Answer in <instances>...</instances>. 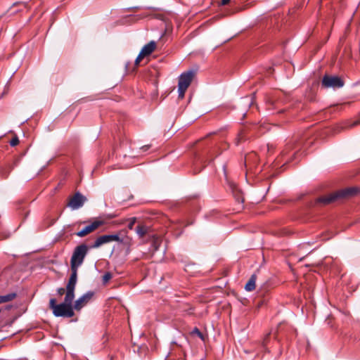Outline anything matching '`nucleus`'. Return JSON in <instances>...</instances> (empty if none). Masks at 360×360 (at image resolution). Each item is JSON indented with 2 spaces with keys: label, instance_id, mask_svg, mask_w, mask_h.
Masks as SVG:
<instances>
[{
  "label": "nucleus",
  "instance_id": "nucleus-27",
  "mask_svg": "<svg viewBox=\"0 0 360 360\" xmlns=\"http://www.w3.org/2000/svg\"><path fill=\"white\" fill-rule=\"evenodd\" d=\"M146 57L144 55H141V52L140 51L139 56H137V58H136L135 60V62H134V64L136 66L139 65L141 60L144 58Z\"/></svg>",
  "mask_w": 360,
  "mask_h": 360
},
{
  "label": "nucleus",
  "instance_id": "nucleus-2",
  "mask_svg": "<svg viewBox=\"0 0 360 360\" xmlns=\"http://www.w3.org/2000/svg\"><path fill=\"white\" fill-rule=\"evenodd\" d=\"M89 250V247L82 243L77 245L72 252L70 259L71 274L68 282L77 284L78 268L82 264Z\"/></svg>",
  "mask_w": 360,
  "mask_h": 360
},
{
  "label": "nucleus",
  "instance_id": "nucleus-32",
  "mask_svg": "<svg viewBox=\"0 0 360 360\" xmlns=\"http://www.w3.org/2000/svg\"><path fill=\"white\" fill-rule=\"evenodd\" d=\"M298 150H299V148H297L296 151L294 152V153L292 154V156L290 158L287 159L286 162L292 160V158L295 157V155H296V153H297Z\"/></svg>",
  "mask_w": 360,
  "mask_h": 360
},
{
  "label": "nucleus",
  "instance_id": "nucleus-12",
  "mask_svg": "<svg viewBox=\"0 0 360 360\" xmlns=\"http://www.w3.org/2000/svg\"><path fill=\"white\" fill-rule=\"evenodd\" d=\"M230 188L231 189V192H232L233 195L235 198L236 200L238 202H243L244 199H243V193L240 191V190H239L238 188L234 184L230 185Z\"/></svg>",
  "mask_w": 360,
  "mask_h": 360
},
{
  "label": "nucleus",
  "instance_id": "nucleus-13",
  "mask_svg": "<svg viewBox=\"0 0 360 360\" xmlns=\"http://www.w3.org/2000/svg\"><path fill=\"white\" fill-rule=\"evenodd\" d=\"M256 281H257V275L253 274L248 281L245 285V289L246 291L251 292L255 289L256 287Z\"/></svg>",
  "mask_w": 360,
  "mask_h": 360
},
{
  "label": "nucleus",
  "instance_id": "nucleus-24",
  "mask_svg": "<svg viewBox=\"0 0 360 360\" xmlns=\"http://www.w3.org/2000/svg\"><path fill=\"white\" fill-rule=\"evenodd\" d=\"M186 90V88L178 86L179 97L183 98Z\"/></svg>",
  "mask_w": 360,
  "mask_h": 360
},
{
  "label": "nucleus",
  "instance_id": "nucleus-18",
  "mask_svg": "<svg viewBox=\"0 0 360 360\" xmlns=\"http://www.w3.org/2000/svg\"><path fill=\"white\" fill-rule=\"evenodd\" d=\"M294 145H295V143L294 142H292V141H290L288 142L285 146V148H283V150L281 151V156L282 157H286L289 152L294 149Z\"/></svg>",
  "mask_w": 360,
  "mask_h": 360
},
{
  "label": "nucleus",
  "instance_id": "nucleus-5",
  "mask_svg": "<svg viewBox=\"0 0 360 360\" xmlns=\"http://www.w3.org/2000/svg\"><path fill=\"white\" fill-rule=\"evenodd\" d=\"M120 232L116 234L101 236L96 239L94 244L91 245V248H98L102 245L110 243L112 241L123 243V239L120 238Z\"/></svg>",
  "mask_w": 360,
  "mask_h": 360
},
{
  "label": "nucleus",
  "instance_id": "nucleus-10",
  "mask_svg": "<svg viewBox=\"0 0 360 360\" xmlns=\"http://www.w3.org/2000/svg\"><path fill=\"white\" fill-rule=\"evenodd\" d=\"M257 162L258 157L255 152H252L245 157V165L246 167L252 168V166L256 165Z\"/></svg>",
  "mask_w": 360,
  "mask_h": 360
},
{
  "label": "nucleus",
  "instance_id": "nucleus-33",
  "mask_svg": "<svg viewBox=\"0 0 360 360\" xmlns=\"http://www.w3.org/2000/svg\"><path fill=\"white\" fill-rule=\"evenodd\" d=\"M269 335H270V333H268L266 335L264 340H263V345H265L266 343V340H268V338H269Z\"/></svg>",
  "mask_w": 360,
  "mask_h": 360
},
{
  "label": "nucleus",
  "instance_id": "nucleus-1",
  "mask_svg": "<svg viewBox=\"0 0 360 360\" xmlns=\"http://www.w3.org/2000/svg\"><path fill=\"white\" fill-rule=\"evenodd\" d=\"M76 284L68 282L66 285V295L64 302L57 304L55 298L49 301V308L52 310L53 315L56 317L71 318L75 315L72 302L75 299V290Z\"/></svg>",
  "mask_w": 360,
  "mask_h": 360
},
{
  "label": "nucleus",
  "instance_id": "nucleus-15",
  "mask_svg": "<svg viewBox=\"0 0 360 360\" xmlns=\"http://www.w3.org/2000/svg\"><path fill=\"white\" fill-rule=\"evenodd\" d=\"M149 228L143 224H139L135 228L136 233L140 238L144 237L148 232Z\"/></svg>",
  "mask_w": 360,
  "mask_h": 360
},
{
  "label": "nucleus",
  "instance_id": "nucleus-16",
  "mask_svg": "<svg viewBox=\"0 0 360 360\" xmlns=\"http://www.w3.org/2000/svg\"><path fill=\"white\" fill-rule=\"evenodd\" d=\"M219 154L220 152H217L216 148H214L207 152L206 157L204 158L205 161L207 162L208 163H211L214 160V159Z\"/></svg>",
  "mask_w": 360,
  "mask_h": 360
},
{
  "label": "nucleus",
  "instance_id": "nucleus-20",
  "mask_svg": "<svg viewBox=\"0 0 360 360\" xmlns=\"http://www.w3.org/2000/svg\"><path fill=\"white\" fill-rule=\"evenodd\" d=\"M161 244V241L158 238H153L152 240L151 248L153 251H157Z\"/></svg>",
  "mask_w": 360,
  "mask_h": 360
},
{
  "label": "nucleus",
  "instance_id": "nucleus-19",
  "mask_svg": "<svg viewBox=\"0 0 360 360\" xmlns=\"http://www.w3.org/2000/svg\"><path fill=\"white\" fill-rule=\"evenodd\" d=\"M11 167L10 165L6 167H1L0 169V175L3 179H7L11 172Z\"/></svg>",
  "mask_w": 360,
  "mask_h": 360
},
{
  "label": "nucleus",
  "instance_id": "nucleus-37",
  "mask_svg": "<svg viewBox=\"0 0 360 360\" xmlns=\"http://www.w3.org/2000/svg\"><path fill=\"white\" fill-rule=\"evenodd\" d=\"M176 222H177L178 224H179L180 225H181V224L184 223V221H181V220H178Z\"/></svg>",
  "mask_w": 360,
  "mask_h": 360
},
{
  "label": "nucleus",
  "instance_id": "nucleus-35",
  "mask_svg": "<svg viewBox=\"0 0 360 360\" xmlns=\"http://www.w3.org/2000/svg\"><path fill=\"white\" fill-rule=\"evenodd\" d=\"M230 0H221V5H226L229 3Z\"/></svg>",
  "mask_w": 360,
  "mask_h": 360
},
{
  "label": "nucleus",
  "instance_id": "nucleus-8",
  "mask_svg": "<svg viewBox=\"0 0 360 360\" xmlns=\"http://www.w3.org/2000/svg\"><path fill=\"white\" fill-rule=\"evenodd\" d=\"M194 76L195 72L193 70H188L183 72L179 77L178 86L188 89Z\"/></svg>",
  "mask_w": 360,
  "mask_h": 360
},
{
  "label": "nucleus",
  "instance_id": "nucleus-11",
  "mask_svg": "<svg viewBox=\"0 0 360 360\" xmlns=\"http://www.w3.org/2000/svg\"><path fill=\"white\" fill-rule=\"evenodd\" d=\"M156 48V42L150 41L149 43L146 44L141 49V55L148 56L150 55Z\"/></svg>",
  "mask_w": 360,
  "mask_h": 360
},
{
  "label": "nucleus",
  "instance_id": "nucleus-26",
  "mask_svg": "<svg viewBox=\"0 0 360 360\" xmlns=\"http://www.w3.org/2000/svg\"><path fill=\"white\" fill-rule=\"evenodd\" d=\"M19 143V139L17 136H15L11 141L10 145L11 146H16Z\"/></svg>",
  "mask_w": 360,
  "mask_h": 360
},
{
  "label": "nucleus",
  "instance_id": "nucleus-25",
  "mask_svg": "<svg viewBox=\"0 0 360 360\" xmlns=\"http://www.w3.org/2000/svg\"><path fill=\"white\" fill-rule=\"evenodd\" d=\"M360 124V117L356 119L355 121L351 122L349 124V125L348 126H345V127H343L342 128H352V127H356L357 125Z\"/></svg>",
  "mask_w": 360,
  "mask_h": 360
},
{
  "label": "nucleus",
  "instance_id": "nucleus-21",
  "mask_svg": "<svg viewBox=\"0 0 360 360\" xmlns=\"http://www.w3.org/2000/svg\"><path fill=\"white\" fill-rule=\"evenodd\" d=\"M245 139V133L243 131H240V133H238L237 137L235 139V144L238 146Z\"/></svg>",
  "mask_w": 360,
  "mask_h": 360
},
{
  "label": "nucleus",
  "instance_id": "nucleus-30",
  "mask_svg": "<svg viewBox=\"0 0 360 360\" xmlns=\"http://www.w3.org/2000/svg\"><path fill=\"white\" fill-rule=\"evenodd\" d=\"M57 293L58 295L62 296L65 293L66 294V288H59L57 289Z\"/></svg>",
  "mask_w": 360,
  "mask_h": 360
},
{
  "label": "nucleus",
  "instance_id": "nucleus-7",
  "mask_svg": "<svg viewBox=\"0 0 360 360\" xmlns=\"http://www.w3.org/2000/svg\"><path fill=\"white\" fill-rule=\"evenodd\" d=\"M104 223L105 222L103 220H100V219L95 220L91 224L86 226V227L82 229L81 231L77 232L76 233V235L81 238L84 237L86 235L94 231L96 229H97L101 226H103L104 224Z\"/></svg>",
  "mask_w": 360,
  "mask_h": 360
},
{
  "label": "nucleus",
  "instance_id": "nucleus-31",
  "mask_svg": "<svg viewBox=\"0 0 360 360\" xmlns=\"http://www.w3.org/2000/svg\"><path fill=\"white\" fill-rule=\"evenodd\" d=\"M150 145H145L143 146H142L141 148V149L143 151V152H146L148 150H149L150 148Z\"/></svg>",
  "mask_w": 360,
  "mask_h": 360
},
{
  "label": "nucleus",
  "instance_id": "nucleus-17",
  "mask_svg": "<svg viewBox=\"0 0 360 360\" xmlns=\"http://www.w3.org/2000/svg\"><path fill=\"white\" fill-rule=\"evenodd\" d=\"M17 296L15 292H11L5 295H0V304L10 302L14 300Z\"/></svg>",
  "mask_w": 360,
  "mask_h": 360
},
{
  "label": "nucleus",
  "instance_id": "nucleus-3",
  "mask_svg": "<svg viewBox=\"0 0 360 360\" xmlns=\"http://www.w3.org/2000/svg\"><path fill=\"white\" fill-rule=\"evenodd\" d=\"M359 192L360 189L358 187H347L338 190L327 195L320 196L316 199V204H321L323 205H328L336 201L352 198L356 195Z\"/></svg>",
  "mask_w": 360,
  "mask_h": 360
},
{
  "label": "nucleus",
  "instance_id": "nucleus-6",
  "mask_svg": "<svg viewBox=\"0 0 360 360\" xmlns=\"http://www.w3.org/2000/svg\"><path fill=\"white\" fill-rule=\"evenodd\" d=\"M86 201V198L79 192H77L70 198L68 206L72 210H77L83 206Z\"/></svg>",
  "mask_w": 360,
  "mask_h": 360
},
{
  "label": "nucleus",
  "instance_id": "nucleus-4",
  "mask_svg": "<svg viewBox=\"0 0 360 360\" xmlns=\"http://www.w3.org/2000/svg\"><path fill=\"white\" fill-rule=\"evenodd\" d=\"M344 84L343 79L336 75H325L321 81V85L325 88H341Z\"/></svg>",
  "mask_w": 360,
  "mask_h": 360
},
{
  "label": "nucleus",
  "instance_id": "nucleus-14",
  "mask_svg": "<svg viewBox=\"0 0 360 360\" xmlns=\"http://www.w3.org/2000/svg\"><path fill=\"white\" fill-rule=\"evenodd\" d=\"M27 4L24 2H16L13 4L12 7L10 8V11L11 14H13L16 12L21 11L24 8H27Z\"/></svg>",
  "mask_w": 360,
  "mask_h": 360
},
{
  "label": "nucleus",
  "instance_id": "nucleus-9",
  "mask_svg": "<svg viewBox=\"0 0 360 360\" xmlns=\"http://www.w3.org/2000/svg\"><path fill=\"white\" fill-rule=\"evenodd\" d=\"M94 293V292L89 291L82 297L78 298L73 305L74 309L76 311H79L82 308H83L93 297Z\"/></svg>",
  "mask_w": 360,
  "mask_h": 360
},
{
  "label": "nucleus",
  "instance_id": "nucleus-28",
  "mask_svg": "<svg viewBox=\"0 0 360 360\" xmlns=\"http://www.w3.org/2000/svg\"><path fill=\"white\" fill-rule=\"evenodd\" d=\"M252 97H245L243 98V102L247 105L250 106L252 104Z\"/></svg>",
  "mask_w": 360,
  "mask_h": 360
},
{
  "label": "nucleus",
  "instance_id": "nucleus-29",
  "mask_svg": "<svg viewBox=\"0 0 360 360\" xmlns=\"http://www.w3.org/2000/svg\"><path fill=\"white\" fill-rule=\"evenodd\" d=\"M136 219L135 217L130 219V221H129V222L128 224V226H127V227L129 229L132 230L134 229V224L136 223Z\"/></svg>",
  "mask_w": 360,
  "mask_h": 360
},
{
  "label": "nucleus",
  "instance_id": "nucleus-34",
  "mask_svg": "<svg viewBox=\"0 0 360 360\" xmlns=\"http://www.w3.org/2000/svg\"><path fill=\"white\" fill-rule=\"evenodd\" d=\"M251 4H245V6H243L240 9V11H242V10H245L246 8H248L249 6H250Z\"/></svg>",
  "mask_w": 360,
  "mask_h": 360
},
{
  "label": "nucleus",
  "instance_id": "nucleus-22",
  "mask_svg": "<svg viewBox=\"0 0 360 360\" xmlns=\"http://www.w3.org/2000/svg\"><path fill=\"white\" fill-rule=\"evenodd\" d=\"M191 335H196L198 336L202 340H205L204 335L200 332V330L197 328L195 327L193 330L191 331Z\"/></svg>",
  "mask_w": 360,
  "mask_h": 360
},
{
  "label": "nucleus",
  "instance_id": "nucleus-23",
  "mask_svg": "<svg viewBox=\"0 0 360 360\" xmlns=\"http://www.w3.org/2000/svg\"><path fill=\"white\" fill-rule=\"evenodd\" d=\"M112 276L110 272H105L102 277L103 283L106 284L112 278Z\"/></svg>",
  "mask_w": 360,
  "mask_h": 360
},
{
  "label": "nucleus",
  "instance_id": "nucleus-36",
  "mask_svg": "<svg viewBox=\"0 0 360 360\" xmlns=\"http://www.w3.org/2000/svg\"><path fill=\"white\" fill-rule=\"evenodd\" d=\"M193 224V221H187L186 223H185V224L184 226V227H186V226H190V225H191Z\"/></svg>",
  "mask_w": 360,
  "mask_h": 360
}]
</instances>
